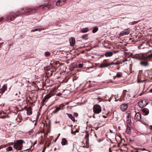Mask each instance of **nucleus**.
Returning <instances> with one entry per match:
<instances>
[{
  "mask_svg": "<svg viewBox=\"0 0 152 152\" xmlns=\"http://www.w3.org/2000/svg\"><path fill=\"white\" fill-rule=\"evenodd\" d=\"M37 9L36 8L34 9H25V8H22L20 11L17 12L16 13L18 14V13L19 15H22L26 14V15H29L31 14L32 12H34V11L36 10ZM18 15V14H17Z\"/></svg>",
  "mask_w": 152,
  "mask_h": 152,
  "instance_id": "nucleus-1",
  "label": "nucleus"
},
{
  "mask_svg": "<svg viewBox=\"0 0 152 152\" xmlns=\"http://www.w3.org/2000/svg\"><path fill=\"white\" fill-rule=\"evenodd\" d=\"M23 142V141L22 140H18L16 143H15L13 145L14 148L18 150H21Z\"/></svg>",
  "mask_w": 152,
  "mask_h": 152,
  "instance_id": "nucleus-2",
  "label": "nucleus"
},
{
  "mask_svg": "<svg viewBox=\"0 0 152 152\" xmlns=\"http://www.w3.org/2000/svg\"><path fill=\"white\" fill-rule=\"evenodd\" d=\"M93 110L94 113L99 114L101 111L102 109L101 106L99 105L96 104L93 107Z\"/></svg>",
  "mask_w": 152,
  "mask_h": 152,
  "instance_id": "nucleus-3",
  "label": "nucleus"
},
{
  "mask_svg": "<svg viewBox=\"0 0 152 152\" xmlns=\"http://www.w3.org/2000/svg\"><path fill=\"white\" fill-rule=\"evenodd\" d=\"M18 16V15L17 14L14 12H12L7 16V19L10 21H12Z\"/></svg>",
  "mask_w": 152,
  "mask_h": 152,
  "instance_id": "nucleus-4",
  "label": "nucleus"
},
{
  "mask_svg": "<svg viewBox=\"0 0 152 152\" xmlns=\"http://www.w3.org/2000/svg\"><path fill=\"white\" fill-rule=\"evenodd\" d=\"M130 31L129 28L125 29L124 30L121 31L119 34L120 36H122L126 35H128L129 34Z\"/></svg>",
  "mask_w": 152,
  "mask_h": 152,
  "instance_id": "nucleus-5",
  "label": "nucleus"
},
{
  "mask_svg": "<svg viewBox=\"0 0 152 152\" xmlns=\"http://www.w3.org/2000/svg\"><path fill=\"white\" fill-rule=\"evenodd\" d=\"M140 63V65L142 66L147 67L149 65L148 62L147 61L142 60Z\"/></svg>",
  "mask_w": 152,
  "mask_h": 152,
  "instance_id": "nucleus-6",
  "label": "nucleus"
},
{
  "mask_svg": "<svg viewBox=\"0 0 152 152\" xmlns=\"http://www.w3.org/2000/svg\"><path fill=\"white\" fill-rule=\"evenodd\" d=\"M53 96V94H48L45 96L43 99V100L44 102H47L48 99Z\"/></svg>",
  "mask_w": 152,
  "mask_h": 152,
  "instance_id": "nucleus-7",
  "label": "nucleus"
},
{
  "mask_svg": "<svg viewBox=\"0 0 152 152\" xmlns=\"http://www.w3.org/2000/svg\"><path fill=\"white\" fill-rule=\"evenodd\" d=\"M53 96V94H48L45 96L43 99V100L44 102H47L48 99Z\"/></svg>",
  "mask_w": 152,
  "mask_h": 152,
  "instance_id": "nucleus-8",
  "label": "nucleus"
},
{
  "mask_svg": "<svg viewBox=\"0 0 152 152\" xmlns=\"http://www.w3.org/2000/svg\"><path fill=\"white\" fill-rule=\"evenodd\" d=\"M53 96V94H48L45 96L43 99V100L44 102H47L48 99Z\"/></svg>",
  "mask_w": 152,
  "mask_h": 152,
  "instance_id": "nucleus-9",
  "label": "nucleus"
},
{
  "mask_svg": "<svg viewBox=\"0 0 152 152\" xmlns=\"http://www.w3.org/2000/svg\"><path fill=\"white\" fill-rule=\"evenodd\" d=\"M53 96V94H48L45 96L43 99V100L44 102H47L48 99Z\"/></svg>",
  "mask_w": 152,
  "mask_h": 152,
  "instance_id": "nucleus-10",
  "label": "nucleus"
},
{
  "mask_svg": "<svg viewBox=\"0 0 152 152\" xmlns=\"http://www.w3.org/2000/svg\"><path fill=\"white\" fill-rule=\"evenodd\" d=\"M144 102L145 103V101L142 100L138 102V105L140 108H143V107L145 106L147 104H144Z\"/></svg>",
  "mask_w": 152,
  "mask_h": 152,
  "instance_id": "nucleus-11",
  "label": "nucleus"
},
{
  "mask_svg": "<svg viewBox=\"0 0 152 152\" xmlns=\"http://www.w3.org/2000/svg\"><path fill=\"white\" fill-rule=\"evenodd\" d=\"M65 1V0H58L56 3V6L62 5Z\"/></svg>",
  "mask_w": 152,
  "mask_h": 152,
  "instance_id": "nucleus-12",
  "label": "nucleus"
},
{
  "mask_svg": "<svg viewBox=\"0 0 152 152\" xmlns=\"http://www.w3.org/2000/svg\"><path fill=\"white\" fill-rule=\"evenodd\" d=\"M135 119L136 121H140L141 118L140 114L139 113H136L135 115Z\"/></svg>",
  "mask_w": 152,
  "mask_h": 152,
  "instance_id": "nucleus-13",
  "label": "nucleus"
},
{
  "mask_svg": "<svg viewBox=\"0 0 152 152\" xmlns=\"http://www.w3.org/2000/svg\"><path fill=\"white\" fill-rule=\"evenodd\" d=\"M127 106L126 104H123L121 106V109L123 111H125L127 108Z\"/></svg>",
  "mask_w": 152,
  "mask_h": 152,
  "instance_id": "nucleus-14",
  "label": "nucleus"
},
{
  "mask_svg": "<svg viewBox=\"0 0 152 152\" xmlns=\"http://www.w3.org/2000/svg\"><path fill=\"white\" fill-rule=\"evenodd\" d=\"M75 42V39L74 38L72 37L70 39V44L71 46H74Z\"/></svg>",
  "mask_w": 152,
  "mask_h": 152,
  "instance_id": "nucleus-15",
  "label": "nucleus"
},
{
  "mask_svg": "<svg viewBox=\"0 0 152 152\" xmlns=\"http://www.w3.org/2000/svg\"><path fill=\"white\" fill-rule=\"evenodd\" d=\"M26 114L28 115H29L32 114V109L31 107H28L27 109Z\"/></svg>",
  "mask_w": 152,
  "mask_h": 152,
  "instance_id": "nucleus-16",
  "label": "nucleus"
},
{
  "mask_svg": "<svg viewBox=\"0 0 152 152\" xmlns=\"http://www.w3.org/2000/svg\"><path fill=\"white\" fill-rule=\"evenodd\" d=\"M42 7L43 8H44L45 7H47V8H48V9H52L53 6L52 5H40L39 7Z\"/></svg>",
  "mask_w": 152,
  "mask_h": 152,
  "instance_id": "nucleus-17",
  "label": "nucleus"
},
{
  "mask_svg": "<svg viewBox=\"0 0 152 152\" xmlns=\"http://www.w3.org/2000/svg\"><path fill=\"white\" fill-rule=\"evenodd\" d=\"M122 63H121L120 61H118L116 62H111L110 64H109L105 66V67H107L108 66L112 65H117L120 64H122Z\"/></svg>",
  "mask_w": 152,
  "mask_h": 152,
  "instance_id": "nucleus-18",
  "label": "nucleus"
},
{
  "mask_svg": "<svg viewBox=\"0 0 152 152\" xmlns=\"http://www.w3.org/2000/svg\"><path fill=\"white\" fill-rule=\"evenodd\" d=\"M113 55V53L111 52H107L105 54V56L107 57H111Z\"/></svg>",
  "mask_w": 152,
  "mask_h": 152,
  "instance_id": "nucleus-19",
  "label": "nucleus"
},
{
  "mask_svg": "<svg viewBox=\"0 0 152 152\" xmlns=\"http://www.w3.org/2000/svg\"><path fill=\"white\" fill-rule=\"evenodd\" d=\"M67 141L65 138H63L62 140L61 144L63 145H65L66 144Z\"/></svg>",
  "mask_w": 152,
  "mask_h": 152,
  "instance_id": "nucleus-20",
  "label": "nucleus"
},
{
  "mask_svg": "<svg viewBox=\"0 0 152 152\" xmlns=\"http://www.w3.org/2000/svg\"><path fill=\"white\" fill-rule=\"evenodd\" d=\"M89 31V30L87 28H83L81 29V32L82 33L86 32H87L88 31Z\"/></svg>",
  "mask_w": 152,
  "mask_h": 152,
  "instance_id": "nucleus-21",
  "label": "nucleus"
},
{
  "mask_svg": "<svg viewBox=\"0 0 152 152\" xmlns=\"http://www.w3.org/2000/svg\"><path fill=\"white\" fill-rule=\"evenodd\" d=\"M68 117L70 118L73 121H75V118L73 117L72 114H68Z\"/></svg>",
  "mask_w": 152,
  "mask_h": 152,
  "instance_id": "nucleus-22",
  "label": "nucleus"
},
{
  "mask_svg": "<svg viewBox=\"0 0 152 152\" xmlns=\"http://www.w3.org/2000/svg\"><path fill=\"white\" fill-rule=\"evenodd\" d=\"M126 132L128 134H130L131 133V130L130 127L129 126H127V127Z\"/></svg>",
  "mask_w": 152,
  "mask_h": 152,
  "instance_id": "nucleus-23",
  "label": "nucleus"
},
{
  "mask_svg": "<svg viewBox=\"0 0 152 152\" xmlns=\"http://www.w3.org/2000/svg\"><path fill=\"white\" fill-rule=\"evenodd\" d=\"M147 60H151L152 61V54L147 56Z\"/></svg>",
  "mask_w": 152,
  "mask_h": 152,
  "instance_id": "nucleus-24",
  "label": "nucleus"
},
{
  "mask_svg": "<svg viewBox=\"0 0 152 152\" xmlns=\"http://www.w3.org/2000/svg\"><path fill=\"white\" fill-rule=\"evenodd\" d=\"M140 21V20H139L138 21H134L132 22L129 23V24H131V25H134V24H136V23H137Z\"/></svg>",
  "mask_w": 152,
  "mask_h": 152,
  "instance_id": "nucleus-25",
  "label": "nucleus"
},
{
  "mask_svg": "<svg viewBox=\"0 0 152 152\" xmlns=\"http://www.w3.org/2000/svg\"><path fill=\"white\" fill-rule=\"evenodd\" d=\"M61 110L60 108H59L58 107L56 108V109L54 110L53 112V113H56L58 111Z\"/></svg>",
  "mask_w": 152,
  "mask_h": 152,
  "instance_id": "nucleus-26",
  "label": "nucleus"
},
{
  "mask_svg": "<svg viewBox=\"0 0 152 152\" xmlns=\"http://www.w3.org/2000/svg\"><path fill=\"white\" fill-rule=\"evenodd\" d=\"M142 111L145 113V115H147L148 114L149 112L148 111H146L145 109H142Z\"/></svg>",
  "mask_w": 152,
  "mask_h": 152,
  "instance_id": "nucleus-27",
  "label": "nucleus"
},
{
  "mask_svg": "<svg viewBox=\"0 0 152 152\" xmlns=\"http://www.w3.org/2000/svg\"><path fill=\"white\" fill-rule=\"evenodd\" d=\"M116 77L120 78L122 76V74L120 73L119 72H117L116 75Z\"/></svg>",
  "mask_w": 152,
  "mask_h": 152,
  "instance_id": "nucleus-28",
  "label": "nucleus"
},
{
  "mask_svg": "<svg viewBox=\"0 0 152 152\" xmlns=\"http://www.w3.org/2000/svg\"><path fill=\"white\" fill-rule=\"evenodd\" d=\"M98 30V28L97 27H95L92 30V32L93 33H95Z\"/></svg>",
  "mask_w": 152,
  "mask_h": 152,
  "instance_id": "nucleus-29",
  "label": "nucleus"
},
{
  "mask_svg": "<svg viewBox=\"0 0 152 152\" xmlns=\"http://www.w3.org/2000/svg\"><path fill=\"white\" fill-rule=\"evenodd\" d=\"M82 37L83 38V39H88V35L87 34L84 35L82 36Z\"/></svg>",
  "mask_w": 152,
  "mask_h": 152,
  "instance_id": "nucleus-30",
  "label": "nucleus"
},
{
  "mask_svg": "<svg viewBox=\"0 0 152 152\" xmlns=\"http://www.w3.org/2000/svg\"><path fill=\"white\" fill-rule=\"evenodd\" d=\"M50 53L49 52H46L45 53V55L46 56H48L50 55Z\"/></svg>",
  "mask_w": 152,
  "mask_h": 152,
  "instance_id": "nucleus-31",
  "label": "nucleus"
},
{
  "mask_svg": "<svg viewBox=\"0 0 152 152\" xmlns=\"http://www.w3.org/2000/svg\"><path fill=\"white\" fill-rule=\"evenodd\" d=\"M6 149L7 151H11L12 150V148L11 147H7Z\"/></svg>",
  "mask_w": 152,
  "mask_h": 152,
  "instance_id": "nucleus-32",
  "label": "nucleus"
},
{
  "mask_svg": "<svg viewBox=\"0 0 152 152\" xmlns=\"http://www.w3.org/2000/svg\"><path fill=\"white\" fill-rule=\"evenodd\" d=\"M5 91V89H4L2 88H1L0 89V93L2 94Z\"/></svg>",
  "mask_w": 152,
  "mask_h": 152,
  "instance_id": "nucleus-33",
  "label": "nucleus"
},
{
  "mask_svg": "<svg viewBox=\"0 0 152 152\" xmlns=\"http://www.w3.org/2000/svg\"><path fill=\"white\" fill-rule=\"evenodd\" d=\"M78 132V131L77 130H76L75 131H72L71 132V134H75L76 132Z\"/></svg>",
  "mask_w": 152,
  "mask_h": 152,
  "instance_id": "nucleus-34",
  "label": "nucleus"
},
{
  "mask_svg": "<svg viewBox=\"0 0 152 152\" xmlns=\"http://www.w3.org/2000/svg\"><path fill=\"white\" fill-rule=\"evenodd\" d=\"M2 88L3 89H5V91L6 90H7V86L6 85H4L3 86V87H2Z\"/></svg>",
  "mask_w": 152,
  "mask_h": 152,
  "instance_id": "nucleus-35",
  "label": "nucleus"
},
{
  "mask_svg": "<svg viewBox=\"0 0 152 152\" xmlns=\"http://www.w3.org/2000/svg\"><path fill=\"white\" fill-rule=\"evenodd\" d=\"M83 65L82 64H78V67L80 68H81L82 67Z\"/></svg>",
  "mask_w": 152,
  "mask_h": 152,
  "instance_id": "nucleus-36",
  "label": "nucleus"
},
{
  "mask_svg": "<svg viewBox=\"0 0 152 152\" xmlns=\"http://www.w3.org/2000/svg\"><path fill=\"white\" fill-rule=\"evenodd\" d=\"M38 29H37V28H34L31 31V32H34L35 31H37Z\"/></svg>",
  "mask_w": 152,
  "mask_h": 152,
  "instance_id": "nucleus-37",
  "label": "nucleus"
},
{
  "mask_svg": "<svg viewBox=\"0 0 152 152\" xmlns=\"http://www.w3.org/2000/svg\"><path fill=\"white\" fill-rule=\"evenodd\" d=\"M37 29H38L37 31H40L42 30H44V29L40 28H37Z\"/></svg>",
  "mask_w": 152,
  "mask_h": 152,
  "instance_id": "nucleus-38",
  "label": "nucleus"
},
{
  "mask_svg": "<svg viewBox=\"0 0 152 152\" xmlns=\"http://www.w3.org/2000/svg\"><path fill=\"white\" fill-rule=\"evenodd\" d=\"M7 117L6 116H1V118L2 119H5L6 118H7Z\"/></svg>",
  "mask_w": 152,
  "mask_h": 152,
  "instance_id": "nucleus-39",
  "label": "nucleus"
},
{
  "mask_svg": "<svg viewBox=\"0 0 152 152\" xmlns=\"http://www.w3.org/2000/svg\"><path fill=\"white\" fill-rule=\"evenodd\" d=\"M74 115L75 116H77L78 115V114L77 113H74Z\"/></svg>",
  "mask_w": 152,
  "mask_h": 152,
  "instance_id": "nucleus-40",
  "label": "nucleus"
},
{
  "mask_svg": "<svg viewBox=\"0 0 152 152\" xmlns=\"http://www.w3.org/2000/svg\"><path fill=\"white\" fill-rule=\"evenodd\" d=\"M127 61V60L126 59L123 60L122 62H121V63H122V64L123 63H124Z\"/></svg>",
  "mask_w": 152,
  "mask_h": 152,
  "instance_id": "nucleus-41",
  "label": "nucleus"
},
{
  "mask_svg": "<svg viewBox=\"0 0 152 152\" xmlns=\"http://www.w3.org/2000/svg\"><path fill=\"white\" fill-rule=\"evenodd\" d=\"M4 19V18L1 17L0 18V22L2 21Z\"/></svg>",
  "mask_w": 152,
  "mask_h": 152,
  "instance_id": "nucleus-42",
  "label": "nucleus"
},
{
  "mask_svg": "<svg viewBox=\"0 0 152 152\" xmlns=\"http://www.w3.org/2000/svg\"><path fill=\"white\" fill-rule=\"evenodd\" d=\"M129 116H127V121H128L129 120Z\"/></svg>",
  "mask_w": 152,
  "mask_h": 152,
  "instance_id": "nucleus-43",
  "label": "nucleus"
},
{
  "mask_svg": "<svg viewBox=\"0 0 152 152\" xmlns=\"http://www.w3.org/2000/svg\"><path fill=\"white\" fill-rule=\"evenodd\" d=\"M141 149L142 151H145L146 150V149L145 148H142V149Z\"/></svg>",
  "mask_w": 152,
  "mask_h": 152,
  "instance_id": "nucleus-44",
  "label": "nucleus"
},
{
  "mask_svg": "<svg viewBox=\"0 0 152 152\" xmlns=\"http://www.w3.org/2000/svg\"><path fill=\"white\" fill-rule=\"evenodd\" d=\"M150 128L151 129H152V125L150 126Z\"/></svg>",
  "mask_w": 152,
  "mask_h": 152,
  "instance_id": "nucleus-45",
  "label": "nucleus"
},
{
  "mask_svg": "<svg viewBox=\"0 0 152 152\" xmlns=\"http://www.w3.org/2000/svg\"><path fill=\"white\" fill-rule=\"evenodd\" d=\"M150 92L151 93H152V88L150 89L149 90Z\"/></svg>",
  "mask_w": 152,
  "mask_h": 152,
  "instance_id": "nucleus-46",
  "label": "nucleus"
},
{
  "mask_svg": "<svg viewBox=\"0 0 152 152\" xmlns=\"http://www.w3.org/2000/svg\"><path fill=\"white\" fill-rule=\"evenodd\" d=\"M102 140H99L98 142H100L102 141Z\"/></svg>",
  "mask_w": 152,
  "mask_h": 152,
  "instance_id": "nucleus-47",
  "label": "nucleus"
},
{
  "mask_svg": "<svg viewBox=\"0 0 152 152\" xmlns=\"http://www.w3.org/2000/svg\"><path fill=\"white\" fill-rule=\"evenodd\" d=\"M109 152H112V151H111L110 148H109Z\"/></svg>",
  "mask_w": 152,
  "mask_h": 152,
  "instance_id": "nucleus-48",
  "label": "nucleus"
},
{
  "mask_svg": "<svg viewBox=\"0 0 152 152\" xmlns=\"http://www.w3.org/2000/svg\"><path fill=\"white\" fill-rule=\"evenodd\" d=\"M68 126H69V127H71L72 126V125H68Z\"/></svg>",
  "mask_w": 152,
  "mask_h": 152,
  "instance_id": "nucleus-49",
  "label": "nucleus"
},
{
  "mask_svg": "<svg viewBox=\"0 0 152 152\" xmlns=\"http://www.w3.org/2000/svg\"><path fill=\"white\" fill-rule=\"evenodd\" d=\"M55 123H59V121H58V122H56V121H55Z\"/></svg>",
  "mask_w": 152,
  "mask_h": 152,
  "instance_id": "nucleus-50",
  "label": "nucleus"
},
{
  "mask_svg": "<svg viewBox=\"0 0 152 152\" xmlns=\"http://www.w3.org/2000/svg\"><path fill=\"white\" fill-rule=\"evenodd\" d=\"M140 82H141V81H137V83H140Z\"/></svg>",
  "mask_w": 152,
  "mask_h": 152,
  "instance_id": "nucleus-51",
  "label": "nucleus"
},
{
  "mask_svg": "<svg viewBox=\"0 0 152 152\" xmlns=\"http://www.w3.org/2000/svg\"><path fill=\"white\" fill-rule=\"evenodd\" d=\"M103 117L104 118H106V116L104 115H103Z\"/></svg>",
  "mask_w": 152,
  "mask_h": 152,
  "instance_id": "nucleus-52",
  "label": "nucleus"
},
{
  "mask_svg": "<svg viewBox=\"0 0 152 152\" xmlns=\"http://www.w3.org/2000/svg\"><path fill=\"white\" fill-rule=\"evenodd\" d=\"M7 118H10V116H7Z\"/></svg>",
  "mask_w": 152,
  "mask_h": 152,
  "instance_id": "nucleus-53",
  "label": "nucleus"
},
{
  "mask_svg": "<svg viewBox=\"0 0 152 152\" xmlns=\"http://www.w3.org/2000/svg\"><path fill=\"white\" fill-rule=\"evenodd\" d=\"M93 117L94 118H95V116H94H94H93Z\"/></svg>",
  "mask_w": 152,
  "mask_h": 152,
  "instance_id": "nucleus-54",
  "label": "nucleus"
},
{
  "mask_svg": "<svg viewBox=\"0 0 152 152\" xmlns=\"http://www.w3.org/2000/svg\"><path fill=\"white\" fill-rule=\"evenodd\" d=\"M66 128V126H65V127H64V128L63 129H65Z\"/></svg>",
  "mask_w": 152,
  "mask_h": 152,
  "instance_id": "nucleus-55",
  "label": "nucleus"
},
{
  "mask_svg": "<svg viewBox=\"0 0 152 152\" xmlns=\"http://www.w3.org/2000/svg\"><path fill=\"white\" fill-rule=\"evenodd\" d=\"M49 145H47V147H48L49 146Z\"/></svg>",
  "mask_w": 152,
  "mask_h": 152,
  "instance_id": "nucleus-56",
  "label": "nucleus"
},
{
  "mask_svg": "<svg viewBox=\"0 0 152 152\" xmlns=\"http://www.w3.org/2000/svg\"><path fill=\"white\" fill-rule=\"evenodd\" d=\"M140 95V96H141V95H142V94H140V95Z\"/></svg>",
  "mask_w": 152,
  "mask_h": 152,
  "instance_id": "nucleus-57",
  "label": "nucleus"
},
{
  "mask_svg": "<svg viewBox=\"0 0 152 152\" xmlns=\"http://www.w3.org/2000/svg\"><path fill=\"white\" fill-rule=\"evenodd\" d=\"M144 81H145V80H143V81H142V82H144Z\"/></svg>",
  "mask_w": 152,
  "mask_h": 152,
  "instance_id": "nucleus-58",
  "label": "nucleus"
},
{
  "mask_svg": "<svg viewBox=\"0 0 152 152\" xmlns=\"http://www.w3.org/2000/svg\"><path fill=\"white\" fill-rule=\"evenodd\" d=\"M95 136L96 137H97V136H96V135H95Z\"/></svg>",
  "mask_w": 152,
  "mask_h": 152,
  "instance_id": "nucleus-59",
  "label": "nucleus"
},
{
  "mask_svg": "<svg viewBox=\"0 0 152 152\" xmlns=\"http://www.w3.org/2000/svg\"><path fill=\"white\" fill-rule=\"evenodd\" d=\"M17 95V94H15V96H16V95Z\"/></svg>",
  "mask_w": 152,
  "mask_h": 152,
  "instance_id": "nucleus-60",
  "label": "nucleus"
},
{
  "mask_svg": "<svg viewBox=\"0 0 152 152\" xmlns=\"http://www.w3.org/2000/svg\"><path fill=\"white\" fill-rule=\"evenodd\" d=\"M110 132H111V133L112 132H111V130H110Z\"/></svg>",
  "mask_w": 152,
  "mask_h": 152,
  "instance_id": "nucleus-61",
  "label": "nucleus"
},
{
  "mask_svg": "<svg viewBox=\"0 0 152 152\" xmlns=\"http://www.w3.org/2000/svg\"><path fill=\"white\" fill-rule=\"evenodd\" d=\"M36 123H35V124H34L35 125L36 124Z\"/></svg>",
  "mask_w": 152,
  "mask_h": 152,
  "instance_id": "nucleus-62",
  "label": "nucleus"
}]
</instances>
